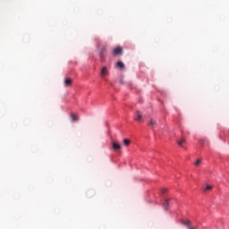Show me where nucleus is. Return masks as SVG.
<instances>
[{
    "instance_id": "nucleus-10",
    "label": "nucleus",
    "mask_w": 229,
    "mask_h": 229,
    "mask_svg": "<svg viewBox=\"0 0 229 229\" xmlns=\"http://www.w3.org/2000/svg\"><path fill=\"white\" fill-rule=\"evenodd\" d=\"M165 210H167V208L169 207V200L168 199H165V203L163 205Z\"/></svg>"
},
{
    "instance_id": "nucleus-11",
    "label": "nucleus",
    "mask_w": 229,
    "mask_h": 229,
    "mask_svg": "<svg viewBox=\"0 0 229 229\" xmlns=\"http://www.w3.org/2000/svg\"><path fill=\"white\" fill-rule=\"evenodd\" d=\"M105 53H106V48L103 47L100 50V56L103 58L105 56Z\"/></svg>"
},
{
    "instance_id": "nucleus-5",
    "label": "nucleus",
    "mask_w": 229,
    "mask_h": 229,
    "mask_svg": "<svg viewBox=\"0 0 229 229\" xmlns=\"http://www.w3.org/2000/svg\"><path fill=\"white\" fill-rule=\"evenodd\" d=\"M64 85H65L66 87H71V85H72V79H71V78H66V79L64 80Z\"/></svg>"
},
{
    "instance_id": "nucleus-15",
    "label": "nucleus",
    "mask_w": 229,
    "mask_h": 229,
    "mask_svg": "<svg viewBox=\"0 0 229 229\" xmlns=\"http://www.w3.org/2000/svg\"><path fill=\"white\" fill-rule=\"evenodd\" d=\"M201 165V159H198L196 162H195V165Z\"/></svg>"
},
{
    "instance_id": "nucleus-13",
    "label": "nucleus",
    "mask_w": 229,
    "mask_h": 229,
    "mask_svg": "<svg viewBox=\"0 0 229 229\" xmlns=\"http://www.w3.org/2000/svg\"><path fill=\"white\" fill-rule=\"evenodd\" d=\"M123 143H124V146H130L131 141L128 139H124Z\"/></svg>"
},
{
    "instance_id": "nucleus-6",
    "label": "nucleus",
    "mask_w": 229,
    "mask_h": 229,
    "mask_svg": "<svg viewBox=\"0 0 229 229\" xmlns=\"http://www.w3.org/2000/svg\"><path fill=\"white\" fill-rule=\"evenodd\" d=\"M148 126L150 128H153V126H157V121H155L153 118H150L149 122L148 123Z\"/></svg>"
},
{
    "instance_id": "nucleus-4",
    "label": "nucleus",
    "mask_w": 229,
    "mask_h": 229,
    "mask_svg": "<svg viewBox=\"0 0 229 229\" xmlns=\"http://www.w3.org/2000/svg\"><path fill=\"white\" fill-rule=\"evenodd\" d=\"M100 74L103 78H105V76H106V74H108V68H106V66H104L101 70Z\"/></svg>"
},
{
    "instance_id": "nucleus-3",
    "label": "nucleus",
    "mask_w": 229,
    "mask_h": 229,
    "mask_svg": "<svg viewBox=\"0 0 229 229\" xmlns=\"http://www.w3.org/2000/svg\"><path fill=\"white\" fill-rule=\"evenodd\" d=\"M112 147L114 151H119V149H121V145L117 141H113Z\"/></svg>"
},
{
    "instance_id": "nucleus-16",
    "label": "nucleus",
    "mask_w": 229,
    "mask_h": 229,
    "mask_svg": "<svg viewBox=\"0 0 229 229\" xmlns=\"http://www.w3.org/2000/svg\"><path fill=\"white\" fill-rule=\"evenodd\" d=\"M166 192H167V189H165V188L162 189V193L163 194H165Z\"/></svg>"
},
{
    "instance_id": "nucleus-17",
    "label": "nucleus",
    "mask_w": 229,
    "mask_h": 229,
    "mask_svg": "<svg viewBox=\"0 0 229 229\" xmlns=\"http://www.w3.org/2000/svg\"><path fill=\"white\" fill-rule=\"evenodd\" d=\"M121 83H123V81H121Z\"/></svg>"
},
{
    "instance_id": "nucleus-12",
    "label": "nucleus",
    "mask_w": 229,
    "mask_h": 229,
    "mask_svg": "<svg viewBox=\"0 0 229 229\" xmlns=\"http://www.w3.org/2000/svg\"><path fill=\"white\" fill-rule=\"evenodd\" d=\"M177 144H178L179 146L182 147L183 144H185V139H182L181 140H178V141H177Z\"/></svg>"
},
{
    "instance_id": "nucleus-1",
    "label": "nucleus",
    "mask_w": 229,
    "mask_h": 229,
    "mask_svg": "<svg viewBox=\"0 0 229 229\" xmlns=\"http://www.w3.org/2000/svg\"><path fill=\"white\" fill-rule=\"evenodd\" d=\"M142 119H144L142 113L140 111L137 110L134 114V121H137V123H141Z\"/></svg>"
},
{
    "instance_id": "nucleus-14",
    "label": "nucleus",
    "mask_w": 229,
    "mask_h": 229,
    "mask_svg": "<svg viewBox=\"0 0 229 229\" xmlns=\"http://www.w3.org/2000/svg\"><path fill=\"white\" fill-rule=\"evenodd\" d=\"M204 191H212V185H208H208L205 187Z\"/></svg>"
},
{
    "instance_id": "nucleus-8",
    "label": "nucleus",
    "mask_w": 229,
    "mask_h": 229,
    "mask_svg": "<svg viewBox=\"0 0 229 229\" xmlns=\"http://www.w3.org/2000/svg\"><path fill=\"white\" fill-rule=\"evenodd\" d=\"M116 66L119 68V69H124V63H123L122 61H118L116 63Z\"/></svg>"
},
{
    "instance_id": "nucleus-7",
    "label": "nucleus",
    "mask_w": 229,
    "mask_h": 229,
    "mask_svg": "<svg viewBox=\"0 0 229 229\" xmlns=\"http://www.w3.org/2000/svg\"><path fill=\"white\" fill-rule=\"evenodd\" d=\"M183 225H185L188 229H196V227H192V223H191V221L189 220L183 222Z\"/></svg>"
},
{
    "instance_id": "nucleus-2",
    "label": "nucleus",
    "mask_w": 229,
    "mask_h": 229,
    "mask_svg": "<svg viewBox=\"0 0 229 229\" xmlns=\"http://www.w3.org/2000/svg\"><path fill=\"white\" fill-rule=\"evenodd\" d=\"M113 55L114 56H117L119 55H123V47H116L114 50H113Z\"/></svg>"
},
{
    "instance_id": "nucleus-9",
    "label": "nucleus",
    "mask_w": 229,
    "mask_h": 229,
    "mask_svg": "<svg viewBox=\"0 0 229 229\" xmlns=\"http://www.w3.org/2000/svg\"><path fill=\"white\" fill-rule=\"evenodd\" d=\"M71 117H72V121H73V122H78V120H79L78 114H72L71 115Z\"/></svg>"
}]
</instances>
